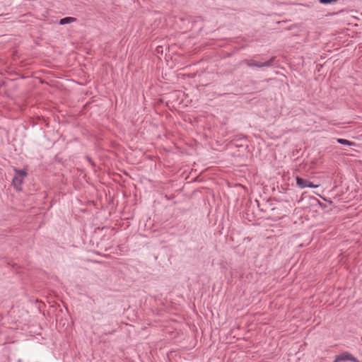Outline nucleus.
Returning <instances> with one entry per match:
<instances>
[{
	"label": "nucleus",
	"instance_id": "3",
	"mask_svg": "<svg viewBox=\"0 0 362 362\" xmlns=\"http://www.w3.org/2000/svg\"><path fill=\"white\" fill-rule=\"evenodd\" d=\"M339 361H351L353 362H358V361L349 354H344L340 356H338L334 362H338Z\"/></svg>",
	"mask_w": 362,
	"mask_h": 362
},
{
	"label": "nucleus",
	"instance_id": "7",
	"mask_svg": "<svg viewBox=\"0 0 362 362\" xmlns=\"http://www.w3.org/2000/svg\"><path fill=\"white\" fill-rule=\"evenodd\" d=\"M337 0H320V3L323 4H331L332 2H336Z\"/></svg>",
	"mask_w": 362,
	"mask_h": 362
},
{
	"label": "nucleus",
	"instance_id": "5",
	"mask_svg": "<svg viewBox=\"0 0 362 362\" xmlns=\"http://www.w3.org/2000/svg\"><path fill=\"white\" fill-rule=\"evenodd\" d=\"M337 141L339 144H343V145H346V146H354V144L353 142H351V141H350L349 140L344 139H337Z\"/></svg>",
	"mask_w": 362,
	"mask_h": 362
},
{
	"label": "nucleus",
	"instance_id": "2",
	"mask_svg": "<svg viewBox=\"0 0 362 362\" xmlns=\"http://www.w3.org/2000/svg\"><path fill=\"white\" fill-rule=\"evenodd\" d=\"M296 180L297 186L301 189L305 188V187L316 188L320 186L319 185H314L313 182H309L308 180H306L303 179L298 176L296 177Z\"/></svg>",
	"mask_w": 362,
	"mask_h": 362
},
{
	"label": "nucleus",
	"instance_id": "6",
	"mask_svg": "<svg viewBox=\"0 0 362 362\" xmlns=\"http://www.w3.org/2000/svg\"><path fill=\"white\" fill-rule=\"evenodd\" d=\"M272 59H271L270 61H268L265 63H256V64H255V65L258 67H262V66H270L272 64Z\"/></svg>",
	"mask_w": 362,
	"mask_h": 362
},
{
	"label": "nucleus",
	"instance_id": "1",
	"mask_svg": "<svg viewBox=\"0 0 362 362\" xmlns=\"http://www.w3.org/2000/svg\"><path fill=\"white\" fill-rule=\"evenodd\" d=\"M15 175L13 178V185L17 190L21 189V185L25 177L27 176V172L23 170L14 169Z\"/></svg>",
	"mask_w": 362,
	"mask_h": 362
},
{
	"label": "nucleus",
	"instance_id": "4",
	"mask_svg": "<svg viewBox=\"0 0 362 362\" xmlns=\"http://www.w3.org/2000/svg\"><path fill=\"white\" fill-rule=\"evenodd\" d=\"M76 21V19L75 18H73V17H65L64 18H62L59 21V24L60 25L69 24V23H71L72 22H74Z\"/></svg>",
	"mask_w": 362,
	"mask_h": 362
}]
</instances>
